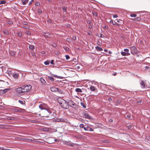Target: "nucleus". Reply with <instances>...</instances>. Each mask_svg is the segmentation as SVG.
I'll list each match as a JSON object with an SVG mask.
<instances>
[{"label": "nucleus", "mask_w": 150, "mask_h": 150, "mask_svg": "<svg viewBox=\"0 0 150 150\" xmlns=\"http://www.w3.org/2000/svg\"><path fill=\"white\" fill-rule=\"evenodd\" d=\"M58 101L62 108L65 109H67L69 108L68 102H67L65 100L60 98L58 99Z\"/></svg>", "instance_id": "1"}, {"label": "nucleus", "mask_w": 150, "mask_h": 150, "mask_svg": "<svg viewBox=\"0 0 150 150\" xmlns=\"http://www.w3.org/2000/svg\"><path fill=\"white\" fill-rule=\"evenodd\" d=\"M23 86L16 88V91L20 95H22L25 93Z\"/></svg>", "instance_id": "2"}, {"label": "nucleus", "mask_w": 150, "mask_h": 150, "mask_svg": "<svg viewBox=\"0 0 150 150\" xmlns=\"http://www.w3.org/2000/svg\"><path fill=\"white\" fill-rule=\"evenodd\" d=\"M39 107L41 110H45V112L46 113H49L50 114L51 113V112L50 110H47L45 109V105L44 104H40L39 105Z\"/></svg>", "instance_id": "3"}, {"label": "nucleus", "mask_w": 150, "mask_h": 150, "mask_svg": "<svg viewBox=\"0 0 150 150\" xmlns=\"http://www.w3.org/2000/svg\"><path fill=\"white\" fill-rule=\"evenodd\" d=\"M24 92H28L30 91L32 88V86L30 85H28L26 86H23Z\"/></svg>", "instance_id": "4"}, {"label": "nucleus", "mask_w": 150, "mask_h": 150, "mask_svg": "<svg viewBox=\"0 0 150 150\" xmlns=\"http://www.w3.org/2000/svg\"><path fill=\"white\" fill-rule=\"evenodd\" d=\"M131 53L132 54L136 53L137 51V48L134 46H132L130 47Z\"/></svg>", "instance_id": "5"}, {"label": "nucleus", "mask_w": 150, "mask_h": 150, "mask_svg": "<svg viewBox=\"0 0 150 150\" xmlns=\"http://www.w3.org/2000/svg\"><path fill=\"white\" fill-rule=\"evenodd\" d=\"M83 117L84 118L91 120L92 119V117L91 116H90L88 113L86 112H84L83 113Z\"/></svg>", "instance_id": "6"}, {"label": "nucleus", "mask_w": 150, "mask_h": 150, "mask_svg": "<svg viewBox=\"0 0 150 150\" xmlns=\"http://www.w3.org/2000/svg\"><path fill=\"white\" fill-rule=\"evenodd\" d=\"M69 105H70L71 107H74L76 106V103H75L73 101L71 100H69L68 101Z\"/></svg>", "instance_id": "7"}, {"label": "nucleus", "mask_w": 150, "mask_h": 150, "mask_svg": "<svg viewBox=\"0 0 150 150\" xmlns=\"http://www.w3.org/2000/svg\"><path fill=\"white\" fill-rule=\"evenodd\" d=\"M54 122H64L65 121L64 119L61 118H57L54 120Z\"/></svg>", "instance_id": "8"}, {"label": "nucleus", "mask_w": 150, "mask_h": 150, "mask_svg": "<svg viewBox=\"0 0 150 150\" xmlns=\"http://www.w3.org/2000/svg\"><path fill=\"white\" fill-rule=\"evenodd\" d=\"M140 85L141 88H145V83L143 81H142L141 82Z\"/></svg>", "instance_id": "9"}, {"label": "nucleus", "mask_w": 150, "mask_h": 150, "mask_svg": "<svg viewBox=\"0 0 150 150\" xmlns=\"http://www.w3.org/2000/svg\"><path fill=\"white\" fill-rule=\"evenodd\" d=\"M90 89L91 91H95L97 90L95 86H92L90 87Z\"/></svg>", "instance_id": "10"}, {"label": "nucleus", "mask_w": 150, "mask_h": 150, "mask_svg": "<svg viewBox=\"0 0 150 150\" xmlns=\"http://www.w3.org/2000/svg\"><path fill=\"white\" fill-rule=\"evenodd\" d=\"M50 90L52 92H57V91L58 90V88L53 87L51 88Z\"/></svg>", "instance_id": "11"}, {"label": "nucleus", "mask_w": 150, "mask_h": 150, "mask_svg": "<svg viewBox=\"0 0 150 150\" xmlns=\"http://www.w3.org/2000/svg\"><path fill=\"white\" fill-rule=\"evenodd\" d=\"M19 74L18 73H14L13 74V77L16 79H17L18 78Z\"/></svg>", "instance_id": "12"}, {"label": "nucleus", "mask_w": 150, "mask_h": 150, "mask_svg": "<svg viewBox=\"0 0 150 150\" xmlns=\"http://www.w3.org/2000/svg\"><path fill=\"white\" fill-rule=\"evenodd\" d=\"M121 53V54L124 56L129 55L130 54L128 52L126 53L125 52H122Z\"/></svg>", "instance_id": "13"}, {"label": "nucleus", "mask_w": 150, "mask_h": 150, "mask_svg": "<svg viewBox=\"0 0 150 150\" xmlns=\"http://www.w3.org/2000/svg\"><path fill=\"white\" fill-rule=\"evenodd\" d=\"M9 90V88H6L2 90V93L3 94L5 93L8 91Z\"/></svg>", "instance_id": "14"}, {"label": "nucleus", "mask_w": 150, "mask_h": 150, "mask_svg": "<svg viewBox=\"0 0 150 150\" xmlns=\"http://www.w3.org/2000/svg\"><path fill=\"white\" fill-rule=\"evenodd\" d=\"M21 1L23 3V4L24 5H26L28 2V0H25L24 1L23 0H22Z\"/></svg>", "instance_id": "15"}, {"label": "nucleus", "mask_w": 150, "mask_h": 150, "mask_svg": "<svg viewBox=\"0 0 150 150\" xmlns=\"http://www.w3.org/2000/svg\"><path fill=\"white\" fill-rule=\"evenodd\" d=\"M110 23H112L113 25H118V24L116 22L114 21L113 22L112 20H111L110 21Z\"/></svg>", "instance_id": "16"}, {"label": "nucleus", "mask_w": 150, "mask_h": 150, "mask_svg": "<svg viewBox=\"0 0 150 150\" xmlns=\"http://www.w3.org/2000/svg\"><path fill=\"white\" fill-rule=\"evenodd\" d=\"M75 91L76 92L78 93H81L82 92L81 89L79 88H76Z\"/></svg>", "instance_id": "17"}, {"label": "nucleus", "mask_w": 150, "mask_h": 150, "mask_svg": "<svg viewBox=\"0 0 150 150\" xmlns=\"http://www.w3.org/2000/svg\"><path fill=\"white\" fill-rule=\"evenodd\" d=\"M96 50L99 51H102L103 50V49L101 47H100L98 46L96 47Z\"/></svg>", "instance_id": "18"}, {"label": "nucleus", "mask_w": 150, "mask_h": 150, "mask_svg": "<svg viewBox=\"0 0 150 150\" xmlns=\"http://www.w3.org/2000/svg\"><path fill=\"white\" fill-rule=\"evenodd\" d=\"M57 91L58 92H59V93H60V94H64V93L63 91H62L61 90H60L58 88V90H57Z\"/></svg>", "instance_id": "19"}, {"label": "nucleus", "mask_w": 150, "mask_h": 150, "mask_svg": "<svg viewBox=\"0 0 150 150\" xmlns=\"http://www.w3.org/2000/svg\"><path fill=\"white\" fill-rule=\"evenodd\" d=\"M48 78L51 81H54V79L52 76H48Z\"/></svg>", "instance_id": "20"}, {"label": "nucleus", "mask_w": 150, "mask_h": 150, "mask_svg": "<svg viewBox=\"0 0 150 150\" xmlns=\"http://www.w3.org/2000/svg\"><path fill=\"white\" fill-rule=\"evenodd\" d=\"M50 34L48 33H45L43 34V35L47 37H48L50 36Z\"/></svg>", "instance_id": "21"}, {"label": "nucleus", "mask_w": 150, "mask_h": 150, "mask_svg": "<svg viewBox=\"0 0 150 150\" xmlns=\"http://www.w3.org/2000/svg\"><path fill=\"white\" fill-rule=\"evenodd\" d=\"M3 32L4 33L6 34L7 35H8L9 34V33L8 31L5 29H4L3 30Z\"/></svg>", "instance_id": "22"}, {"label": "nucleus", "mask_w": 150, "mask_h": 150, "mask_svg": "<svg viewBox=\"0 0 150 150\" xmlns=\"http://www.w3.org/2000/svg\"><path fill=\"white\" fill-rule=\"evenodd\" d=\"M17 35L18 37L21 38L22 36V33L21 32H18L17 33Z\"/></svg>", "instance_id": "23"}, {"label": "nucleus", "mask_w": 150, "mask_h": 150, "mask_svg": "<svg viewBox=\"0 0 150 150\" xmlns=\"http://www.w3.org/2000/svg\"><path fill=\"white\" fill-rule=\"evenodd\" d=\"M30 122H32V123H38V121L36 120H30Z\"/></svg>", "instance_id": "24"}, {"label": "nucleus", "mask_w": 150, "mask_h": 150, "mask_svg": "<svg viewBox=\"0 0 150 150\" xmlns=\"http://www.w3.org/2000/svg\"><path fill=\"white\" fill-rule=\"evenodd\" d=\"M92 14L95 17H96L97 16V13H96V12H95V11H93L92 13Z\"/></svg>", "instance_id": "25"}, {"label": "nucleus", "mask_w": 150, "mask_h": 150, "mask_svg": "<svg viewBox=\"0 0 150 150\" xmlns=\"http://www.w3.org/2000/svg\"><path fill=\"white\" fill-rule=\"evenodd\" d=\"M30 49L33 50L34 49V47L33 45H30L29 47Z\"/></svg>", "instance_id": "26"}, {"label": "nucleus", "mask_w": 150, "mask_h": 150, "mask_svg": "<svg viewBox=\"0 0 150 150\" xmlns=\"http://www.w3.org/2000/svg\"><path fill=\"white\" fill-rule=\"evenodd\" d=\"M6 3V1L4 0H2L0 2V4H5Z\"/></svg>", "instance_id": "27"}, {"label": "nucleus", "mask_w": 150, "mask_h": 150, "mask_svg": "<svg viewBox=\"0 0 150 150\" xmlns=\"http://www.w3.org/2000/svg\"><path fill=\"white\" fill-rule=\"evenodd\" d=\"M137 16V15L135 13H132L130 15V16L132 17H135Z\"/></svg>", "instance_id": "28"}, {"label": "nucleus", "mask_w": 150, "mask_h": 150, "mask_svg": "<svg viewBox=\"0 0 150 150\" xmlns=\"http://www.w3.org/2000/svg\"><path fill=\"white\" fill-rule=\"evenodd\" d=\"M50 61H46L44 62V64L45 65H48L49 64Z\"/></svg>", "instance_id": "29"}, {"label": "nucleus", "mask_w": 150, "mask_h": 150, "mask_svg": "<svg viewBox=\"0 0 150 150\" xmlns=\"http://www.w3.org/2000/svg\"><path fill=\"white\" fill-rule=\"evenodd\" d=\"M7 23L10 25H12L13 24V22H12L10 20H8L7 21Z\"/></svg>", "instance_id": "30"}, {"label": "nucleus", "mask_w": 150, "mask_h": 150, "mask_svg": "<svg viewBox=\"0 0 150 150\" xmlns=\"http://www.w3.org/2000/svg\"><path fill=\"white\" fill-rule=\"evenodd\" d=\"M81 105L83 106L84 108H86V106L85 105V104L83 102H81Z\"/></svg>", "instance_id": "31"}, {"label": "nucleus", "mask_w": 150, "mask_h": 150, "mask_svg": "<svg viewBox=\"0 0 150 150\" xmlns=\"http://www.w3.org/2000/svg\"><path fill=\"white\" fill-rule=\"evenodd\" d=\"M141 20V18L139 17H137L134 19V21H139Z\"/></svg>", "instance_id": "32"}, {"label": "nucleus", "mask_w": 150, "mask_h": 150, "mask_svg": "<svg viewBox=\"0 0 150 150\" xmlns=\"http://www.w3.org/2000/svg\"><path fill=\"white\" fill-rule=\"evenodd\" d=\"M88 131L89 130L91 131H94L93 129L91 128V127H88Z\"/></svg>", "instance_id": "33"}, {"label": "nucleus", "mask_w": 150, "mask_h": 150, "mask_svg": "<svg viewBox=\"0 0 150 150\" xmlns=\"http://www.w3.org/2000/svg\"><path fill=\"white\" fill-rule=\"evenodd\" d=\"M13 111H15V112H21V110H20L17 109H14Z\"/></svg>", "instance_id": "34"}, {"label": "nucleus", "mask_w": 150, "mask_h": 150, "mask_svg": "<svg viewBox=\"0 0 150 150\" xmlns=\"http://www.w3.org/2000/svg\"><path fill=\"white\" fill-rule=\"evenodd\" d=\"M18 102L21 104L23 105L24 104V102L20 100H18Z\"/></svg>", "instance_id": "35"}, {"label": "nucleus", "mask_w": 150, "mask_h": 150, "mask_svg": "<svg viewBox=\"0 0 150 150\" xmlns=\"http://www.w3.org/2000/svg\"><path fill=\"white\" fill-rule=\"evenodd\" d=\"M38 12L39 13H42V10L40 8L38 9Z\"/></svg>", "instance_id": "36"}, {"label": "nucleus", "mask_w": 150, "mask_h": 150, "mask_svg": "<svg viewBox=\"0 0 150 150\" xmlns=\"http://www.w3.org/2000/svg\"><path fill=\"white\" fill-rule=\"evenodd\" d=\"M84 125L83 124H81L80 125L79 127L81 128H84Z\"/></svg>", "instance_id": "37"}, {"label": "nucleus", "mask_w": 150, "mask_h": 150, "mask_svg": "<svg viewBox=\"0 0 150 150\" xmlns=\"http://www.w3.org/2000/svg\"><path fill=\"white\" fill-rule=\"evenodd\" d=\"M65 57L67 59H68L70 57L68 55H66Z\"/></svg>", "instance_id": "38"}, {"label": "nucleus", "mask_w": 150, "mask_h": 150, "mask_svg": "<svg viewBox=\"0 0 150 150\" xmlns=\"http://www.w3.org/2000/svg\"><path fill=\"white\" fill-rule=\"evenodd\" d=\"M62 9L64 11H65L67 10V9H66V8L65 7H63L62 8Z\"/></svg>", "instance_id": "39"}, {"label": "nucleus", "mask_w": 150, "mask_h": 150, "mask_svg": "<svg viewBox=\"0 0 150 150\" xmlns=\"http://www.w3.org/2000/svg\"><path fill=\"white\" fill-rule=\"evenodd\" d=\"M88 127L87 126V127H84L83 128H84V130L86 131H88Z\"/></svg>", "instance_id": "40"}, {"label": "nucleus", "mask_w": 150, "mask_h": 150, "mask_svg": "<svg viewBox=\"0 0 150 150\" xmlns=\"http://www.w3.org/2000/svg\"><path fill=\"white\" fill-rule=\"evenodd\" d=\"M50 63L52 64H53V65L55 64V63L54 62V60H52L50 62Z\"/></svg>", "instance_id": "41"}, {"label": "nucleus", "mask_w": 150, "mask_h": 150, "mask_svg": "<svg viewBox=\"0 0 150 150\" xmlns=\"http://www.w3.org/2000/svg\"><path fill=\"white\" fill-rule=\"evenodd\" d=\"M51 75L52 76H53L54 77L57 78L58 77V76L56 75H54L53 74H52Z\"/></svg>", "instance_id": "42"}, {"label": "nucleus", "mask_w": 150, "mask_h": 150, "mask_svg": "<svg viewBox=\"0 0 150 150\" xmlns=\"http://www.w3.org/2000/svg\"><path fill=\"white\" fill-rule=\"evenodd\" d=\"M124 51L125 52H128L129 51V50L127 49H125L124 50Z\"/></svg>", "instance_id": "43"}, {"label": "nucleus", "mask_w": 150, "mask_h": 150, "mask_svg": "<svg viewBox=\"0 0 150 150\" xmlns=\"http://www.w3.org/2000/svg\"><path fill=\"white\" fill-rule=\"evenodd\" d=\"M26 34L28 35H30L31 34V33L29 31H27Z\"/></svg>", "instance_id": "44"}, {"label": "nucleus", "mask_w": 150, "mask_h": 150, "mask_svg": "<svg viewBox=\"0 0 150 150\" xmlns=\"http://www.w3.org/2000/svg\"><path fill=\"white\" fill-rule=\"evenodd\" d=\"M118 17V16L117 14H115L113 16L114 18H116Z\"/></svg>", "instance_id": "45"}, {"label": "nucleus", "mask_w": 150, "mask_h": 150, "mask_svg": "<svg viewBox=\"0 0 150 150\" xmlns=\"http://www.w3.org/2000/svg\"><path fill=\"white\" fill-rule=\"evenodd\" d=\"M132 127V126L131 125H130L127 126V127L128 129H130Z\"/></svg>", "instance_id": "46"}, {"label": "nucleus", "mask_w": 150, "mask_h": 150, "mask_svg": "<svg viewBox=\"0 0 150 150\" xmlns=\"http://www.w3.org/2000/svg\"><path fill=\"white\" fill-rule=\"evenodd\" d=\"M100 37L101 38H103L104 37V35L103 34H101L100 36Z\"/></svg>", "instance_id": "47"}, {"label": "nucleus", "mask_w": 150, "mask_h": 150, "mask_svg": "<svg viewBox=\"0 0 150 150\" xmlns=\"http://www.w3.org/2000/svg\"><path fill=\"white\" fill-rule=\"evenodd\" d=\"M72 39L73 40H75L76 39V37L75 36H73L72 38Z\"/></svg>", "instance_id": "48"}, {"label": "nucleus", "mask_w": 150, "mask_h": 150, "mask_svg": "<svg viewBox=\"0 0 150 150\" xmlns=\"http://www.w3.org/2000/svg\"><path fill=\"white\" fill-rule=\"evenodd\" d=\"M40 80H41V81L42 82V83L43 82V81H45V80L43 78H41L40 79Z\"/></svg>", "instance_id": "49"}, {"label": "nucleus", "mask_w": 150, "mask_h": 150, "mask_svg": "<svg viewBox=\"0 0 150 150\" xmlns=\"http://www.w3.org/2000/svg\"><path fill=\"white\" fill-rule=\"evenodd\" d=\"M108 26H107V25H105L104 27V28L105 29H108Z\"/></svg>", "instance_id": "50"}, {"label": "nucleus", "mask_w": 150, "mask_h": 150, "mask_svg": "<svg viewBox=\"0 0 150 150\" xmlns=\"http://www.w3.org/2000/svg\"><path fill=\"white\" fill-rule=\"evenodd\" d=\"M33 1V0H31V1L29 2V5H30L32 4Z\"/></svg>", "instance_id": "51"}, {"label": "nucleus", "mask_w": 150, "mask_h": 150, "mask_svg": "<svg viewBox=\"0 0 150 150\" xmlns=\"http://www.w3.org/2000/svg\"><path fill=\"white\" fill-rule=\"evenodd\" d=\"M67 144L68 145H70V146H73V144H71L70 143H67Z\"/></svg>", "instance_id": "52"}, {"label": "nucleus", "mask_w": 150, "mask_h": 150, "mask_svg": "<svg viewBox=\"0 0 150 150\" xmlns=\"http://www.w3.org/2000/svg\"><path fill=\"white\" fill-rule=\"evenodd\" d=\"M112 99L111 98H108V100L110 101L112 100Z\"/></svg>", "instance_id": "53"}, {"label": "nucleus", "mask_w": 150, "mask_h": 150, "mask_svg": "<svg viewBox=\"0 0 150 150\" xmlns=\"http://www.w3.org/2000/svg\"><path fill=\"white\" fill-rule=\"evenodd\" d=\"M2 150H11V149H4L3 148Z\"/></svg>", "instance_id": "54"}, {"label": "nucleus", "mask_w": 150, "mask_h": 150, "mask_svg": "<svg viewBox=\"0 0 150 150\" xmlns=\"http://www.w3.org/2000/svg\"><path fill=\"white\" fill-rule=\"evenodd\" d=\"M43 116V117H49V115H45Z\"/></svg>", "instance_id": "55"}, {"label": "nucleus", "mask_w": 150, "mask_h": 150, "mask_svg": "<svg viewBox=\"0 0 150 150\" xmlns=\"http://www.w3.org/2000/svg\"><path fill=\"white\" fill-rule=\"evenodd\" d=\"M145 68L146 69H149V67L148 66H146L145 67Z\"/></svg>", "instance_id": "56"}, {"label": "nucleus", "mask_w": 150, "mask_h": 150, "mask_svg": "<svg viewBox=\"0 0 150 150\" xmlns=\"http://www.w3.org/2000/svg\"><path fill=\"white\" fill-rule=\"evenodd\" d=\"M130 117V115H127V118H128L129 119Z\"/></svg>", "instance_id": "57"}, {"label": "nucleus", "mask_w": 150, "mask_h": 150, "mask_svg": "<svg viewBox=\"0 0 150 150\" xmlns=\"http://www.w3.org/2000/svg\"><path fill=\"white\" fill-rule=\"evenodd\" d=\"M88 23L89 24H90L91 23V21H87Z\"/></svg>", "instance_id": "58"}, {"label": "nucleus", "mask_w": 150, "mask_h": 150, "mask_svg": "<svg viewBox=\"0 0 150 150\" xmlns=\"http://www.w3.org/2000/svg\"><path fill=\"white\" fill-rule=\"evenodd\" d=\"M54 141H55V142H58L59 141L57 139H54Z\"/></svg>", "instance_id": "59"}, {"label": "nucleus", "mask_w": 150, "mask_h": 150, "mask_svg": "<svg viewBox=\"0 0 150 150\" xmlns=\"http://www.w3.org/2000/svg\"><path fill=\"white\" fill-rule=\"evenodd\" d=\"M104 51L105 52H107V51H108V50H106V49L104 50Z\"/></svg>", "instance_id": "60"}, {"label": "nucleus", "mask_w": 150, "mask_h": 150, "mask_svg": "<svg viewBox=\"0 0 150 150\" xmlns=\"http://www.w3.org/2000/svg\"><path fill=\"white\" fill-rule=\"evenodd\" d=\"M88 34L90 35L91 34V32L90 31L89 33H88Z\"/></svg>", "instance_id": "61"}, {"label": "nucleus", "mask_w": 150, "mask_h": 150, "mask_svg": "<svg viewBox=\"0 0 150 150\" xmlns=\"http://www.w3.org/2000/svg\"><path fill=\"white\" fill-rule=\"evenodd\" d=\"M116 73H114L113 74V76H115L116 75Z\"/></svg>", "instance_id": "62"}, {"label": "nucleus", "mask_w": 150, "mask_h": 150, "mask_svg": "<svg viewBox=\"0 0 150 150\" xmlns=\"http://www.w3.org/2000/svg\"><path fill=\"white\" fill-rule=\"evenodd\" d=\"M68 49V47H66V48H65L64 49H65V50H67V49Z\"/></svg>", "instance_id": "63"}, {"label": "nucleus", "mask_w": 150, "mask_h": 150, "mask_svg": "<svg viewBox=\"0 0 150 150\" xmlns=\"http://www.w3.org/2000/svg\"><path fill=\"white\" fill-rule=\"evenodd\" d=\"M120 20H117V21L118 22H120Z\"/></svg>", "instance_id": "64"}]
</instances>
